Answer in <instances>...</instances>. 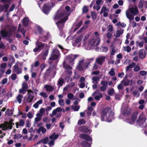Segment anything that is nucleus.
Segmentation results:
<instances>
[{
	"label": "nucleus",
	"instance_id": "f257e3e1",
	"mask_svg": "<svg viewBox=\"0 0 147 147\" xmlns=\"http://www.w3.org/2000/svg\"><path fill=\"white\" fill-rule=\"evenodd\" d=\"M69 16V14L65 13V11H64L63 13H60L59 11H57L54 18V20L55 21L57 20H59L56 22V24L59 29L63 27L64 23L68 19Z\"/></svg>",
	"mask_w": 147,
	"mask_h": 147
},
{
	"label": "nucleus",
	"instance_id": "f03ea898",
	"mask_svg": "<svg viewBox=\"0 0 147 147\" xmlns=\"http://www.w3.org/2000/svg\"><path fill=\"white\" fill-rule=\"evenodd\" d=\"M87 38L85 36L83 39V46L84 48L87 50H90L94 48L95 46L98 45L100 41V36L96 37L93 39L90 40L88 42H86Z\"/></svg>",
	"mask_w": 147,
	"mask_h": 147
},
{
	"label": "nucleus",
	"instance_id": "7ed1b4c3",
	"mask_svg": "<svg viewBox=\"0 0 147 147\" xmlns=\"http://www.w3.org/2000/svg\"><path fill=\"white\" fill-rule=\"evenodd\" d=\"M114 113L109 108L105 109L102 112L101 120L102 121H106L111 122L113 118Z\"/></svg>",
	"mask_w": 147,
	"mask_h": 147
},
{
	"label": "nucleus",
	"instance_id": "20e7f679",
	"mask_svg": "<svg viewBox=\"0 0 147 147\" xmlns=\"http://www.w3.org/2000/svg\"><path fill=\"white\" fill-rule=\"evenodd\" d=\"M79 56L78 55H74L71 54L69 55L68 56L66 57L65 60L64 62L63 63V66L64 68L66 69H67L69 71L68 72V74L71 75L72 72L70 71L72 69V67L69 65H66L65 63V62L66 60L68 59L69 60V63L71 65H73L74 64V60Z\"/></svg>",
	"mask_w": 147,
	"mask_h": 147
},
{
	"label": "nucleus",
	"instance_id": "39448f33",
	"mask_svg": "<svg viewBox=\"0 0 147 147\" xmlns=\"http://www.w3.org/2000/svg\"><path fill=\"white\" fill-rule=\"evenodd\" d=\"M138 13V8L136 6L128 8L125 12L126 17L130 20H133L134 19L133 15H137Z\"/></svg>",
	"mask_w": 147,
	"mask_h": 147
},
{
	"label": "nucleus",
	"instance_id": "423d86ee",
	"mask_svg": "<svg viewBox=\"0 0 147 147\" xmlns=\"http://www.w3.org/2000/svg\"><path fill=\"white\" fill-rule=\"evenodd\" d=\"M36 32L40 34L39 40L42 42H46L47 40V33L44 32L38 26H36Z\"/></svg>",
	"mask_w": 147,
	"mask_h": 147
},
{
	"label": "nucleus",
	"instance_id": "0eeeda50",
	"mask_svg": "<svg viewBox=\"0 0 147 147\" xmlns=\"http://www.w3.org/2000/svg\"><path fill=\"white\" fill-rule=\"evenodd\" d=\"M36 47L33 49L34 52H36L40 51L45 47H47V48H49V46H48L47 44H45L37 41L36 42Z\"/></svg>",
	"mask_w": 147,
	"mask_h": 147
},
{
	"label": "nucleus",
	"instance_id": "6e6552de",
	"mask_svg": "<svg viewBox=\"0 0 147 147\" xmlns=\"http://www.w3.org/2000/svg\"><path fill=\"white\" fill-rule=\"evenodd\" d=\"M60 56V52L57 49H53L51 55L50 60H55L58 59Z\"/></svg>",
	"mask_w": 147,
	"mask_h": 147
},
{
	"label": "nucleus",
	"instance_id": "1a4fd4ad",
	"mask_svg": "<svg viewBox=\"0 0 147 147\" xmlns=\"http://www.w3.org/2000/svg\"><path fill=\"white\" fill-rule=\"evenodd\" d=\"M89 64L90 63H87L85 61L84 59H80L76 67V68L80 71H83L84 70L83 66L85 67L86 68H87Z\"/></svg>",
	"mask_w": 147,
	"mask_h": 147
},
{
	"label": "nucleus",
	"instance_id": "9d476101",
	"mask_svg": "<svg viewBox=\"0 0 147 147\" xmlns=\"http://www.w3.org/2000/svg\"><path fill=\"white\" fill-rule=\"evenodd\" d=\"M146 118L143 113H142L139 117L138 120L137 121V124L141 127H146Z\"/></svg>",
	"mask_w": 147,
	"mask_h": 147
},
{
	"label": "nucleus",
	"instance_id": "9b49d317",
	"mask_svg": "<svg viewBox=\"0 0 147 147\" xmlns=\"http://www.w3.org/2000/svg\"><path fill=\"white\" fill-rule=\"evenodd\" d=\"M16 30V28L14 26H8L4 30H2L1 32V33L3 37H6L8 35L7 31L9 30V32H11L13 31H15Z\"/></svg>",
	"mask_w": 147,
	"mask_h": 147
},
{
	"label": "nucleus",
	"instance_id": "f8f14e48",
	"mask_svg": "<svg viewBox=\"0 0 147 147\" xmlns=\"http://www.w3.org/2000/svg\"><path fill=\"white\" fill-rule=\"evenodd\" d=\"M13 120L9 121V122L5 123L4 124L0 125V128H1L3 130H7L9 129H11L12 127V122Z\"/></svg>",
	"mask_w": 147,
	"mask_h": 147
},
{
	"label": "nucleus",
	"instance_id": "ddd939ff",
	"mask_svg": "<svg viewBox=\"0 0 147 147\" xmlns=\"http://www.w3.org/2000/svg\"><path fill=\"white\" fill-rule=\"evenodd\" d=\"M28 97L26 99V102L28 103H29L32 102L34 97V92L31 90H28L27 91Z\"/></svg>",
	"mask_w": 147,
	"mask_h": 147
},
{
	"label": "nucleus",
	"instance_id": "4468645a",
	"mask_svg": "<svg viewBox=\"0 0 147 147\" xmlns=\"http://www.w3.org/2000/svg\"><path fill=\"white\" fill-rule=\"evenodd\" d=\"M137 116V113H135L131 116V119L126 118L125 121L130 124H132L135 122Z\"/></svg>",
	"mask_w": 147,
	"mask_h": 147
},
{
	"label": "nucleus",
	"instance_id": "2eb2a0df",
	"mask_svg": "<svg viewBox=\"0 0 147 147\" xmlns=\"http://www.w3.org/2000/svg\"><path fill=\"white\" fill-rule=\"evenodd\" d=\"M83 37V35H81L77 37L75 40V43H73V46L74 47H79L81 45L80 42L82 40Z\"/></svg>",
	"mask_w": 147,
	"mask_h": 147
},
{
	"label": "nucleus",
	"instance_id": "dca6fc26",
	"mask_svg": "<svg viewBox=\"0 0 147 147\" xmlns=\"http://www.w3.org/2000/svg\"><path fill=\"white\" fill-rule=\"evenodd\" d=\"M51 8L50 4L48 3L45 4L42 10L43 12L45 14H47L49 13V10Z\"/></svg>",
	"mask_w": 147,
	"mask_h": 147
},
{
	"label": "nucleus",
	"instance_id": "f3484780",
	"mask_svg": "<svg viewBox=\"0 0 147 147\" xmlns=\"http://www.w3.org/2000/svg\"><path fill=\"white\" fill-rule=\"evenodd\" d=\"M138 56L141 59H144L146 56V53L144 49L140 50L138 52Z\"/></svg>",
	"mask_w": 147,
	"mask_h": 147
},
{
	"label": "nucleus",
	"instance_id": "a211bd4d",
	"mask_svg": "<svg viewBox=\"0 0 147 147\" xmlns=\"http://www.w3.org/2000/svg\"><path fill=\"white\" fill-rule=\"evenodd\" d=\"M105 59V56H99L96 59V62L99 65H101L104 62Z\"/></svg>",
	"mask_w": 147,
	"mask_h": 147
},
{
	"label": "nucleus",
	"instance_id": "6ab92c4d",
	"mask_svg": "<svg viewBox=\"0 0 147 147\" xmlns=\"http://www.w3.org/2000/svg\"><path fill=\"white\" fill-rule=\"evenodd\" d=\"M133 81L131 80L130 81L127 79H123V80L121 82V83L125 86H127L131 85L133 83Z\"/></svg>",
	"mask_w": 147,
	"mask_h": 147
},
{
	"label": "nucleus",
	"instance_id": "aec40b11",
	"mask_svg": "<svg viewBox=\"0 0 147 147\" xmlns=\"http://www.w3.org/2000/svg\"><path fill=\"white\" fill-rule=\"evenodd\" d=\"M49 48H48L45 51H43L40 55V56L44 60L46 59V57L48 54Z\"/></svg>",
	"mask_w": 147,
	"mask_h": 147
},
{
	"label": "nucleus",
	"instance_id": "412c9836",
	"mask_svg": "<svg viewBox=\"0 0 147 147\" xmlns=\"http://www.w3.org/2000/svg\"><path fill=\"white\" fill-rule=\"evenodd\" d=\"M78 129L80 131L83 132L87 133L91 132L90 129H88L86 127L84 126L80 127L78 128Z\"/></svg>",
	"mask_w": 147,
	"mask_h": 147
},
{
	"label": "nucleus",
	"instance_id": "4be33fe9",
	"mask_svg": "<svg viewBox=\"0 0 147 147\" xmlns=\"http://www.w3.org/2000/svg\"><path fill=\"white\" fill-rule=\"evenodd\" d=\"M80 137L85 139L88 141H91L92 140V138L90 137L88 135L85 134H80Z\"/></svg>",
	"mask_w": 147,
	"mask_h": 147
},
{
	"label": "nucleus",
	"instance_id": "5701e85b",
	"mask_svg": "<svg viewBox=\"0 0 147 147\" xmlns=\"http://www.w3.org/2000/svg\"><path fill=\"white\" fill-rule=\"evenodd\" d=\"M49 140V139L48 138H45L40 140L38 141L36 144H35V146H36L37 145L41 143H43V144H46L47 143Z\"/></svg>",
	"mask_w": 147,
	"mask_h": 147
},
{
	"label": "nucleus",
	"instance_id": "b1692460",
	"mask_svg": "<svg viewBox=\"0 0 147 147\" xmlns=\"http://www.w3.org/2000/svg\"><path fill=\"white\" fill-rule=\"evenodd\" d=\"M123 32V30L120 29L117 30L115 32L114 36L117 38L120 37L121 35H122Z\"/></svg>",
	"mask_w": 147,
	"mask_h": 147
},
{
	"label": "nucleus",
	"instance_id": "393cba45",
	"mask_svg": "<svg viewBox=\"0 0 147 147\" xmlns=\"http://www.w3.org/2000/svg\"><path fill=\"white\" fill-rule=\"evenodd\" d=\"M102 77V75L101 76L99 77L98 76H94L92 78V82L93 84H97L99 80Z\"/></svg>",
	"mask_w": 147,
	"mask_h": 147
},
{
	"label": "nucleus",
	"instance_id": "a878e982",
	"mask_svg": "<svg viewBox=\"0 0 147 147\" xmlns=\"http://www.w3.org/2000/svg\"><path fill=\"white\" fill-rule=\"evenodd\" d=\"M14 71L18 74H19L22 72V69H19L18 65H15L14 66Z\"/></svg>",
	"mask_w": 147,
	"mask_h": 147
},
{
	"label": "nucleus",
	"instance_id": "bb28decb",
	"mask_svg": "<svg viewBox=\"0 0 147 147\" xmlns=\"http://www.w3.org/2000/svg\"><path fill=\"white\" fill-rule=\"evenodd\" d=\"M44 88L47 92L51 91L54 89L53 87V86L48 84L45 85Z\"/></svg>",
	"mask_w": 147,
	"mask_h": 147
},
{
	"label": "nucleus",
	"instance_id": "cd10ccee",
	"mask_svg": "<svg viewBox=\"0 0 147 147\" xmlns=\"http://www.w3.org/2000/svg\"><path fill=\"white\" fill-rule=\"evenodd\" d=\"M37 117L35 119V121L37 122L40 121L42 119V115L40 114H37L36 115Z\"/></svg>",
	"mask_w": 147,
	"mask_h": 147
},
{
	"label": "nucleus",
	"instance_id": "c85d7f7f",
	"mask_svg": "<svg viewBox=\"0 0 147 147\" xmlns=\"http://www.w3.org/2000/svg\"><path fill=\"white\" fill-rule=\"evenodd\" d=\"M136 65V64L134 62L131 63L130 64L128 65L126 68V71L129 70L130 69L133 68Z\"/></svg>",
	"mask_w": 147,
	"mask_h": 147
},
{
	"label": "nucleus",
	"instance_id": "c756f323",
	"mask_svg": "<svg viewBox=\"0 0 147 147\" xmlns=\"http://www.w3.org/2000/svg\"><path fill=\"white\" fill-rule=\"evenodd\" d=\"M58 137V134H56L55 133L53 134L52 135L49 136V138L51 140H54L56 139Z\"/></svg>",
	"mask_w": 147,
	"mask_h": 147
},
{
	"label": "nucleus",
	"instance_id": "7c9ffc66",
	"mask_svg": "<svg viewBox=\"0 0 147 147\" xmlns=\"http://www.w3.org/2000/svg\"><path fill=\"white\" fill-rule=\"evenodd\" d=\"M29 19L28 18H25L23 20V23L24 26H26L28 24Z\"/></svg>",
	"mask_w": 147,
	"mask_h": 147
},
{
	"label": "nucleus",
	"instance_id": "2f4dec72",
	"mask_svg": "<svg viewBox=\"0 0 147 147\" xmlns=\"http://www.w3.org/2000/svg\"><path fill=\"white\" fill-rule=\"evenodd\" d=\"M64 83V80L62 78H59L58 80V86L60 87L62 86Z\"/></svg>",
	"mask_w": 147,
	"mask_h": 147
},
{
	"label": "nucleus",
	"instance_id": "473e14b6",
	"mask_svg": "<svg viewBox=\"0 0 147 147\" xmlns=\"http://www.w3.org/2000/svg\"><path fill=\"white\" fill-rule=\"evenodd\" d=\"M21 26H22L20 24H19V25L18 30V31H20L23 35L24 36L25 32L23 28H21Z\"/></svg>",
	"mask_w": 147,
	"mask_h": 147
},
{
	"label": "nucleus",
	"instance_id": "72a5a7b5",
	"mask_svg": "<svg viewBox=\"0 0 147 147\" xmlns=\"http://www.w3.org/2000/svg\"><path fill=\"white\" fill-rule=\"evenodd\" d=\"M46 131V129L42 126L40 127L38 129V132H41L42 133H45Z\"/></svg>",
	"mask_w": 147,
	"mask_h": 147
},
{
	"label": "nucleus",
	"instance_id": "f704fd0d",
	"mask_svg": "<svg viewBox=\"0 0 147 147\" xmlns=\"http://www.w3.org/2000/svg\"><path fill=\"white\" fill-rule=\"evenodd\" d=\"M115 69L114 68H111L109 72L110 75L111 76H114L115 75Z\"/></svg>",
	"mask_w": 147,
	"mask_h": 147
},
{
	"label": "nucleus",
	"instance_id": "c9c22d12",
	"mask_svg": "<svg viewBox=\"0 0 147 147\" xmlns=\"http://www.w3.org/2000/svg\"><path fill=\"white\" fill-rule=\"evenodd\" d=\"M123 49L124 51L129 53L131 51V48L129 46H128L126 47H123Z\"/></svg>",
	"mask_w": 147,
	"mask_h": 147
},
{
	"label": "nucleus",
	"instance_id": "e433bc0d",
	"mask_svg": "<svg viewBox=\"0 0 147 147\" xmlns=\"http://www.w3.org/2000/svg\"><path fill=\"white\" fill-rule=\"evenodd\" d=\"M22 136V135L21 134H16L14 135L13 138L15 140H18L20 139Z\"/></svg>",
	"mask_w": 147,
	"mask_h": 147
},
{
	"label": "nucleus",
	"instance_id": "4c0bfd02",
	"mask_svg": "<svg viewBox=\"0 0 147 147\" xmlns=\"http://www.w3.org/2000/svg\"><path fill=\"white\" fill-rule=\"evenodd\" d=\"M65 9L66 11L67 12H66L65 11H62V12H61V11H60V9H59V10L58 11H59V12L60 13H63V12L64 11H65V13H68L69 14V15L70 14V13H69V11L70 10V7L69 6H66L65 7Z\"/></svg>",
	"mask_w": 147,
	"mask_h": 147
},
{
	"label": "nucleus",
	"instance_id": "58836bf2",
	"mask_svg": "<svg viewBox=\"0 0 147 147\" xmlns=\"http://www.w3.org/2000/svg\"><path fill=\"white\" fill-rule=\"evenodd\" d=\"M23 97V96L21 95H19L17 96L16 98L19 103L20 104L21 103Z\"/></svg>",
	"mask_w": 147,
	"mask_h": 147
},
{
	"label": "nucleus",
	"instance_id": "ea45409f",
	"mask_svg": "<svg viewBox=\"0 0 147 147\" xmlns=\"http://www.w3.org/2000/svg\"><path fill=\"white\" fill-rule=\"evenodd\" d=\"M100 50V51H102L103 52H107L108 51V48L107 47L104 46L102 47Z\"/></svg>",
	"mask_w": 147,
	"mask_h": 147
},
{
	"label": "nucleus",
	"instance_id": "a19ab883",
	"mask_svg": "<svg viewBox=\"0 0 147 147\" xmlns=\"http://www.w3.org/2000/svg\"><path fill=\"white\" fill-rule=\"evenodd\" d=\"M102 95L101 93H99L98 95H96L94 97L95 99L96 100H99L100 98H101Z\"/></svg>",
	"mask_w": 147,
	"mask_h": 147
},
{
	"label": "nucleus",
	"instance_id": "79ce46f5",
	"mask_svg": "<svg viewBox=\"0 0 147 147\" xmlns=\"http://www.w3.org/2000/svg\"><path fill=\"white\" fill-rule=\"evenodd\" d=\"M86 123L85 120L83 119H80L78 120V124L79 125L85 124Z\"/></svg>",
	"mask_w": 147,
	"mask_h": 147
},
{
	"label": "nucleus",
	"instance_id": "37998d69",
	"mask_svg": "<svg viewBox=\"0 0 147 147\" xmlns=\"http://www.w3.org/2000/svg\"><path fill=\"white\" fill-rule=\"evenodd\" d=\"M129 112L128 110H126L123 112L122 114L121 115L120 117H121V115H123L125 117H127L129 115Z\"/></svg>",
	"mask_w": 147,
	"mask_h": 147
},
{
	"label": "nucleus",
	"instance_id": "c03bdc74",
	"mask_svg": "<svg viewBox=\"0 0 147 147\" xmlns=\"http://www.w3.org/2000/svg\"><path fill=\"white\" fill-rule=\"evenodd\" d=\"M82 143L85 147H90V144L87 142L83 141L82 142Z\"/></svg>",
	"mask_w": 147,
	"mask_h": 147
},
{
	"label": "nucleus",
	"instance_id": "a18cd8bd",
	"mask_svg": "<svg viewBox=\"0 0 147 147\" xmlns=\"http://www.w3.org/2000/svg\"><path fill=\"white\" fill-rule=\"evenodd\" d=\"M133 94L136 97H138L140 95V93L138 90H135L133 92Z\"/></svg>",
	"mask_w": 147,
	"mask_h": 147
},
{
	"label": "nucleus",
	"instance_id": "49530a36",
	"mask_svg": "<svg viewBox=\"0 0 147 147\" xmlns=\"http://www.w3.org/2000/svg\"><path fill=\"white\" fill-rule=\"evenodd\" d=\"M109 9L106 8L105 7H102L100 13L101 14L103 13L106 12V11H108Z\"/></svg>",
	"mask_w": 147,
	"mask_h": 147
},
{
	"label": "nucleus",
	"instance_id": "de8ad7c7",
	"mask_svg": "<svg viewBox=\"0 0 147 147\" xmlns=\"http://www.w3.org/2000/svg\"><path fill=\"white\" fill-rule=\"evenodd\" d=\"M22 88L24 90H27L28 88V85L26 82H24L22 84Z\"/></svg>",
	"mask_w": 147,
	"mask_h": 147
},
{
	"label": "nucleus",
	"instance_id": "09e8293b",
	"mask_svg": "<svg viewBox=\"0 0 147 147\" xmlns=\"http://www.w3.org/2000/svg\"><path fill=\"white\" fill-rule=\"evenodd\" d=\"M5 114L11 116L13 114V112L11 110L7 109L5 112Z\"/></svg>",
	"mask_w": 147,
	"mask_h": 147
},
{
	"label": "nucleus",
	"instance_id": "8fccbe9b",
	"mask_svg": "<svg viewBox=\"0 0 147 147\" xmlns=\"http://www.w3.org/2000/svg\"><path fill=\"white\" fill-rule=\"evenodd\" d=\"M58 102L60 106H63L64 105V100L63 99H59L58 100Z\"/></svg>",
	"mask_w": 147,
	"mask_h": 147
},
{
	"label": "nucleus",
	"instance_id": "3c124183",
	"mask_svg": "<svg viewBox=\"0 0 147 147\" xmlns=\"http://www.w3.org/2000/svg\"><path fill=\"white\" fill-rule=\"evenodd\" d=\"M91 15L92 18L94 19L95 20L96 18V13L94 12H91Z\"/></svg>",
	"mask_w": 147,
	"mask_h": 147
},
{
	"label": "nucleus",
	"instance_id": "603ef678",
	"mask_svg": "<svg viewBox=\"0 0 147 147\" xmlns=\"http://www.w3.org/2000/svg\"><path fill=\"white\" fill-rule=\"evenodd\" d=\"M101 84L102 86L107 87L108 85L107 82L106 81H102L101 82Z\"/></svg>",
	"mask_w": 147,
	"mask_h": 147
},
{
	"label": "nucleus",
	"instance_id": "864d4df0",
	"mask_svg": "<svg viewBox=\"0 0 147 147\" xmlns=\"http://www.w3.org/2000/svg\"><path fill=\"white\" fill-rule=\"evenodd\" d=\"M116 25L118 26H120L123 27H125L126 26V24L123 22L121 23L120 22H119L116 24Z\"/></svg>",
	"mask_w": 147,
	"mask_h": 147
},
{
	"label": "nucleus",
	"instance_id": "5fc2aeb1",
	"mask_svg": "<svg viewBox=\"0 0 147 147\" xmlns=\"http://www.w3.org/2000/svg\"><path fill=\"white\" fill-rule=\"evenodd\" d=\"M139 73L141 76H144L146 75L147 72L145 71L142 70L140 71Z\"/></svg>",
	"mask_w": 147,
	"mask_h": 147
},
{
	"label": "nucleus",
	"instance_id": "6e6d98bb",
	"mask_svg": "<svg viewBox=\"0 0 147 147\" xmlns=\"http://www.w3.org/2000/svg\"><path fill=\"white\" fill-rule=\"evenodd\" d=\"M74 95L71 93H69L67 94V97L69 99H71L74 98Z\"/></svg>",
	"mask_w": 147,
	"mask_h": 147
},
{
	"label": "nucleus",
	"instance_id": "4d7b16f0",
	"mask_svg": "<svg viewBox=\"0 0 147 147\" xmlns=\"http://www.w3.org/2000/svg\"><path fill=\"white\" fill-rule=\"evenodd\" d=\"M108 30L110 32H111L113 30V27L111 25H109L107 27Z\"/></svg>",
	"mask_w": 147,
	"mask_h": 147
},
{
	"label": "nucleus",
	"instance_id": "13d9d810",
	"mask_svg": "<svg viewBox=\"0 0 147 147\" xmlns=\"http://www.w3.org/2000/svg\"><path fill=\"white\" fill-rule=\"evenodd\" d=\"M137 43H138V45L141 48L143 46L144 42L143 41H142L140 42H137Z\"/></svg>",
	"mask_w": 147,
	"mask_h": 147
},
{
	"label": "nucleus",
	"instance_id": "bf43d9fd",
	"mask_svg": "<svg viewBox=\"0 0 147 147\" xmlns=\"http://www.w3.org/2000/svg\"><path fill=\"white\" fill-rule=\"evenodd\" d=\"M114 92V90L113 88L110 89L109 91L108 94L110 95H112Z\"/></svg>",
	"mask_w": 147,
	"mask_h": 147
},
{
	"label": "nucleus",
	"instance_id": "052dcab7",
	"mask_svg": "<svg viewBox=\"0 0 147 147\" xmlns=\"http://www.w3.org/2000/svg\"><path fill=\"white\" fill-rule=\"evenodd\" d=\"M140 69V68L137 65L136 66L134 69V71L137 72L139 71Z\"/></svg>",
	"mask_w": 147,
	"mask_h": 147
},
{
	"label": "nucleus",
	"instance_id": "680f3d73",
	"mask_svg": "<svg viewBox=\"0 0 147 147\" xmlns=\"http://www.w3.org/2000/svg\"><path fill=\"white\" fill-rule=\"evenodd\" d=\"M17 75L15 74H13L11 76V78L12 80H15L17 78Z\"/></svg>",
	"mask_w": 147,
	"mask_h": 147
},
{
	"label": "nucleus",
	"instance_id": "e2e57ef3",
	"mask_svg": "<svg viewBox=\"0 0 147 147\" xmlns=\"http://www.w3.org/2000/svg\"><path fill=\"white\" fill-rule=\"evenodd\" d=\"M93 8L94 9H96L98 11L100 9V7L99 5H94L93 6Z\"/></svg>",
	"mask_w": 147,
	"mask_h": 147
},
{
	"label": "nucleus",
	"instance_id": "0e129e2a",
	"mask_svg": "<svg viewBox=\"0 0 147 147\" xmlns=\"http://www.w3.org/2000/svg\"><path fill=\"white\" fill-rule=\"evenodd\" d=\"M27 116L28 118L29 119H31L33 117V115L31 112H29Z\"/></svg>",
	"mask_w": 147,
	"mask_h": 147
},
{
	"label": "nucleus",
	"instance_id": "69168bd1",
	"mask_svg": "<svg viewBox=\"0 0 147 147\" xmlns=\"http://www.w3.org/2000/svg\"><path fill=\"white\" fill-rule=\"evenodd\" d=\"M40 95H41L43 97L45 98H46L48 97V95L45 92H41L40 93Z\"/></svg>",
	"mask_w": 147,
	"mask_h": 147
},
{
	"label": "nucleus",
	"instance_id": "338daca9",
	"mask_svg": "<svg viewBox=\"0 0 147 147\" xmlns=\"http://www.w3.org/2000/svg\"><path fill=\"white\" fill-rule=\"evenodd\" d=\"M122 84H123L121 83L118 85L117 88L119 90H121L123 88V86Z\"/></svg>",
	"mask_w": 147,
	"mask_h": 147
},
{
	"label": "nucleus",
	"instance_id": "774afa93",
	"mask_svg": "<svg viewBox=\"0 0 147 147\" xmlns=\"http://www.w3.org/2000/svg\"><path fill=\"white\" fill-rule=\"evenodd\" d=\"M107 36L109 39H111L112 36V34L111 33L108 32L107 34Z\"/></svg>",
	"mask_w": 147,
	"mask_h": 147
}]
</instances>
